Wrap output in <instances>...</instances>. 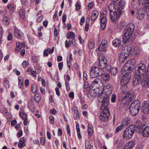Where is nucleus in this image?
Instances as JSON below:
<instances>
[{
  "mask_svg": "<svg viewBox=\"0 0 149 149\" xmlns=\"http://www.w3.org/2000/svg\"><path fill=\"white\" fill-rule=\"evenodd\" d=\"M130 122V119L127 118H125L123 120V123L125 125H129Z\"/></svg>",
  "mask_w": 149,
  "mask_h": 149,
  "instance_id": "c9c22d12",
  "label": "nucleus"
},
{
  "mask_svg": "<svg viewBox=\"0 0 149 149\" xmlns=\"http://www.w3.org/2000/svg\"><path fill=\"white\" fill-rule=\"evenodd\" d=\"M127 84H121V91L123 93H125L127 91Z\"/></svg>",
  "mask_w": 149,
  "mask_h": 149,
  "instance_id": "c756f323",
  "label": "nucleus"
},
{
  "mask_svg": "<svg viewBox=\"0 0 149 149\" xmlns=\"http://www.w3.org/2000/svg\"><path fill=\"white\" fill-rule=\"evenodd\" d=\"M29 65L28 62L26 61H24L22 63V65L23 68L27 67Z\"/></svg>",
  "mask_w": 149,
  "mask_h": 149,
  "instance_id": "de8ad7c7",
  "label": "nucleus"
},
{
  "mask_svg": "<svg viewBox=\"0 0 149 149\" xmlns=\"http://www.w3.org/2000/svg\"><path fill=\"white\" fill-rule=\"evenodd\" d=\"M107 63V61L106 58L102 55L100 56L98 63V65L100 67L99 68L102 70V69L106 67Z\"/></svg>",
  "mask_w": 149,
  "mask_h": 149,
  "instance_id": "f8f14e48",
  "label": "nucleus"
},
{
  "mask_svg": "<svg viewBox=\"0 0 149 149\" xmlns=\"http://www.w3.org/2000/svg\"><path fill=\"white\" fill-rule=\"evenodd\" d=\"M14 34L17 38L20 39L23 36V33L22 31L17 28L15 29Z\"/></svg>",
  "mask_w": 149,
  "mask_h": 149,
  "instance_id": "6ab92c4d",
  "label": "nucleus"
},
{
  "mask_svg": "<svg viewBox=\"0 0 149 149\" xmlns=\"http://www.w3.org/2000/svg\"><path fill=\"white\" fill-rule=\"evenodd\" d=\"M94 43L93 41H90L88 44V47L90 49H92L94 47Z\"/></svg>",
  "mask_w": 149,
  "mask_h": 149,
  "instance_id": "e433bc0d",
  "label": "nucleus"
},
{
  "mask_svg": "<svg viewBox=\"0 0 149 149\" xmlns=\"http://www.w3.org/2000/svg\"><path fill=\"white\" fill-rule=\"evenodd\" d=\"M108 47L107 41L106 40H103L100 44L97 49L101 52H105L108 49Z\"/></svg>",
  "mask_w": 149,
  "mask_h": 149,
  "instance_id": "9b49d317",
  "label": "nucleus"
},
{
  "mask_svg": "<svg viewBox=\"0 0 149 149\" xmlns=\"http://www.w3.org/2000/svg\"><path fill=\"white\" fill-rule=\"evenodd\" d=\"M141 3L140 1L138 0V1H133L132 3V6L133 9L136 10L139 7L140 4Z\"/></svg>",
  "mask_w": 149,
  "mask_h": 149,
  "instance_id": "a878e982",
  "label": "nucleus"
},
{
  "mask_svg": "<svg viewBox=\"0 0 149 149\" xmlns=\"http://www.w3.org/2000/svg\"><path fill=\"white\" fill-rule=\"evenodd\" d=\"M123 127V124H121L117 127L115 130L116 133H117L119 131L121 130Z\"/></svg>",
  "mask_w": 149,
  "mask_h": 149,
  "instance_id": "ea45409f",
  "label": "nucleus"
},
{
  "mask_svg": "<svg viewBox=\"0 0 149 149\" xmlns=\"http://www.w3.org/2000/svg\"><path fill=\"white\" fill-rule=\"evenodd\" d=\"M101 82V80L99 78H96L93 81L92 83L93 84H98L100 83Z\"/></svg>",
  "mask_w": 149,
  "mask_h": 149,
  "instance_id": "c03bdc74",
  "label": "nucleus"
},
{
  "mask_svg": "<svg viewBox=\"0 0 149 149\" xmlns=\"http://www.w3.org/2000/svg\"><path fill=\"white\" fill-rule=\"evenodd\" d=\"M102 103L101 108L103 110L100 113V119L102 121L106 122L108 120L110 115L108 108L107 107L108 104L106 105H105L103 104L102 102Z\"/></svg>",
  "mask_w": 149,
  "mask_h": 149,
  "instance_id": "423d86ee",
  "label": "nucleus"
},
{
  "mask_svg": "<svg viewBox=\"0 0 149 149\" xmlns=\"http://www.w3.org/2000/svg\"><path fill=\"white\" fill-rule=\"evenodd\" d=\"M18 84H23V79L21 77H19L18 78Z\"/></svg>",
  "mask_w": 149,
  "mask_h": 149,
  "instance_id": "bf43d9fd",
  "label": "nucleus"
},
{
  "mask_svg": "<svg viewBox=\"0 0 149 149\" xmlns=\"http://www.w3.org/2000/svg\"><path fill=\"white\" fill-rule=\"evenodd\" d=\"M105 68L106 69L107 71L110 72V70H111L112 67H111V66L110 65H108L107 66H106V67H105Z\"/></svg>",
  "mask_w": 149,
  "mask_h": 149,
  "instance_id": "052dcab7",
  "label": "nucleus"
},
{
  "mask_svg": "<svg viewBox=\"0 0 149 149\" xmlns=\"http://www.w3.org/2000/svg\"><path fill=\"white\" fill-rule=\"evenodd\" d=\"M49 119L50 120V121L51 122V123L52 124H54V117L52 116H50L49 117Z\"/></svg>",
  "mask_w": 149,
  "mask_h": 149,
  "instance_id": "4d7b16f0",
  "label": "nucleus"
},
{
  "mask_svg": "<svg viewBox=\"0 0 149 149\" xmlns=\"http://www.w3.org/2000/svg\"><path fill=\"white\" fill-rule=\"evenodd\" d=\"M94 84H84V89H86V90L88 91V93L87 94V96L88 97H90L91 95L93 97H98L97 95L96 96L94 95H91V94L89 92H90V91L94 92V90L95 89V88L93 85Z\"/></svg>",
  "mask_w": 149,
  "mask_h": 149,
  "instance_id": "ddd939ff",
  "label": "nucleus"
},
{
  "mask_svg": "<svg viewBox=\"0 0 149 149\" xmlns=\"http://www.w3.org/2000/svg\"><path fill=\"white\" fill-rule=\"evenodd\" d=\"M135 130V126L134 125H130L127 127L125 130L123 134L124 139H130L132 137Z\"/></svg>",
  "mask_w": 149,
  "mask_h": 149,
  "instance_id": "0eeeda50",
  "label": "nucleus"
},
{
  "mask_svg": "<svg viewBox=\"0 0 149 149\" xmlns=\"http://www.w3.org/2000/svg\"><path fill=\"white\" fill-rule=\"evenodd\" d=\"M90 76L92 78H95L104 74L103 70L96 66L92 67L90 70Z\"/></svg>",
  "mask_w": 149,
  "mask_h": 149,
  "instance_id": "6e6552de",
  "label": "nucleus"
},
{
  "mask_svg": "<svg viewBox=\"0 0 149 149\" xmlns=\"http://www.w3.org/2000/svg\"><path fill=\"white\" fill-rule=\"evenodd\" d=\"M135 60L131 59L128 61L127 63L125 64L123 67L122 68L121 72L123 75H126L130 77L131 76V73L133 69L134 63Z\"/></svg>",
  "mask_w": 149,
  "mask_h": 149,
  "instance_id": "7ed1b4c3",
  "label": "nucleus"
},
{
  "mask_svg": "<svg viewBox=\"0 0 149 149\" xmlns=\"http://www.w3.org/2000/svg\"><path fill=\"white\" fill-rule=\"evenodd\" d=\"M118 4V7L117 9L118 11L122 12V10L123 9L125 5V3L123 0H121V1H119Z\"/></svg>",
  "mask_w": 149,
  "mask_h": 149,
  "instance_id": "412c9836",
  "label": "nucleus"
},
{
  "mask_svg": "<svg viewBox=\"0 0 149 149\" xmlns=\"http://www.w3.org/2000/svg\"><path fill=\"white\" fill-rule=\"evenodd\" d=\"M117 6L114 3H111L108 6L109 9L110 13L112 12L113 11H116V8Z\"/></svg>",
  "mask_w": 149,
  "mask_h": 149,
  "instance_id": "393cba45",
  "label": "nucleus"
},
{
  "mask_svg": "<svg viewBox=\"0 0 149 149\" xmlns=\"http://www.w3.org/2000/svg\"><path fill=\"white\" fill-rule=\"evenodd\" d=\"M71 45L70 43L67 40H65V46L66 48H68L71 46Z\"/></svg>",
  "mask_w": 149,
  "mask_h": 149,
  "instance_id": "5fc2aeb1",
  "label": "nucleus"
},
{
  "mask_svg": "<svg viewBox=\"0 0 149 149\" xmlns=\"http://www.w3.org/2000/svg\"><path fill=\"white\" fill-rule=\"evenodd\" d=\"M3 34V29L2 27L0 26V43L2 40V36Z\"/></svg>",
  "mask_w": 149,
  "mask_h": 149,
  "instance_id": "37998d69",
  "label": "nucleus"
},
{
  "mask_svg": "<svg viewBox=\"0 0 149 149\" xmlns=\"http://www.w3.org/2000/svg\"><path fill=\"white\" fill-rule=\"evenodd\" d=\"M94 3L93 2H91L88 4V6L89 10L91 9L94 6Z\"/></svg>",
  "mask_w": 149,
  "mask_h": 149,
  "instance_id": "a18cd8bd",
  "label": "nucleus"
},
{
  "mask_svg": "<svg viewBox=\"0 0 149 149\" xmlns=\"http://www.w3.org/2000/svg\"><path fill=\"white\" fill-rule=\"evenodd\" d=\"M70 76L68 74L66 77V79H65V84H69L68 82L70 80Z\"/></svg>",
  "mask_w": 149,
  "mask_h": 149,
  "instance_id": "6e6d98bb",
  "label": "nucleus"
},
{
  "mask_svg": "<svg viewBox=\"0 0 149 149\" xmlns=\"http://www.w3.org/2000/svg\"><path fill=\"white\" fill-rule=\"evenodd\" d=\"M87 75L86 73L84 72L83 73V80L84 81V83H87L89 84L90 82L87 80Z\"/></svg>",
  "mask_w": 149,
  "mask_h": 149,
  "instance_id": "4c0bfd02",
  "label": "nucleus"
},
{
  "mask_svg": "<svg viewBox=\"0 0 149 149\" xmlns=\"http://www.w3.org/2000/svg\"><path fill=\"white\" fill-rule=\"evenodd\" d=\"M99 15V12L97 11H94L92 13L91 15V20L94 21L96 20L97 17Z\"/></svg>",
  "mask_w": 149,
  "mask_h": 149,
  "instance_id": "c85d7f7f",
  "label": "nucleus"
},
{
  "mask_svg": "<svg viewBox=\"0 0 149 149\" xmlns=\"http://www.w3.org/2000/svg\"><path fill=\"white\" fill-rule=\"evenodd\" d=\"M141 111L144 113L147 114L149 112V102L146 101L142 104Z\"/></svg>",
  "mask_w": 149,
  "mask_h": 149,
  "instance_id": "2eb2a0df",
  "label": "nucleus"
},
{
  "mask_svg": "<svg viewBox=\"0 0 149 149\" xmlns=\"http://www.w3.org/2000/svg\"><path fill=\"white\" fill-rule=\"evenodd\" d=\"M32 91L34 93H36L37 91V86L36 84H33L31 86Z\"/></svg>",
  "mask_w": 149,
  "mask_h": 149,
  "instance_id": "58836bf2",
  "label": "nucleus"
},
{
  "mask_svg": "<svg viewBox=\"0 0 149 149\" xmlns=\"http://www.w3.org/2000/svg\"><path fill=\"white\" fill-rule=\"evenodd\" d=\"M19 115L24 120V125H26L28 123V118L27 115L23 111L19 112Z\"/></svg>",
  "mask_w": 149,
  "mask_h": 149,
  "instance_id": "f3484780",
  "label": "nucleus"
},
{
  "mask_svg": "<svg viewBox=\"0 0 149 149\" xmlns=\"http://www.w3.org/2000/svg\"><path fill=\"white\" fill-rule=\"evenodd\" d=\"M142 135L145 137L149 136V127H145L143 131Z\"/></svg>",
  "mask_w": 149,
  "mask_h": 149,
  "instance_id": "5701e85b",
  "label": "nucleus"
},
{
  "mask_svg": "<svg viewBox=\"0 0 149 149\" xmlns=\"http://www.w3.org/2000/svg\"><path fill=\"white\" fill-rule=\"evenodd\" d=\"M14 5L13 4L11 3L7 6V8L9 10H12L14 8Z\"/></svg>",
  "mask_w": 149,
  "mask_h": 149,
  "instance_id": "49530a36",
  "label": "nucleus"
},
{
  "mask_svg": "<svg viewBox=\"0 0 149 149\" xmlns=\"http://www.w3.org/2000/svg\"><path fill=\"white\" fill-rule=\"evenodd\" d=\"M141 4L143 5H149V0H139Z\"/></svg>",
  "mask_w": 149,
  "mask_h": 149,
  "instance_id": "79ce46f5",
  "label": "nucleus"
},
{
  "mask_svg": "<svg viewBox=\"0 0 149 149\" xmlns=\"http://www.w3.org/2000/svg\"><path fill=\"white\" fill-rule=\"evenodd\" d=\"M120 81V84H127L129 81L131 77H129L126 75H123Z\"/></svg>",
  "mask_w": 149,
  "mask_h": 149,
  "instance_id": "aec40b11",
  "label": "nucleus"
},
{
  "mask_svg": "<svg viewBox=\"0 0 149 149\" xmlns=\"http://www.w3.org/2000/svg\"><path fill=\"white\" fill-rule=\"evenodd\" d=\"M22 134V130H19L17 133V136L18 137H20Z\"/></svg>",
  "mask_w": 149,
  "mask_h": 149,
  "instance_id": "774afa93",
  "label": "nucleus"
},
{
  "mask_svg": "<svg viewBox=\"0 0 149 149\" xmlns=\"http://www.w3.org/2000/svg\"><path fill=\"white\" fill-rule=\"evenodd\" d=\"M19 13L20 17L22 19H24L25 15V10L23 9H21L19 10Z\"/></svg>",
  "mask_w": 149,
  "mask_h": 149,
  "instance_id": "7c9ffc66",
  "label": "nucleus"
},
{
  "mask_svg": "<svg viewBox=\"0 0 149 149\" xmlns=\"http://www.w3.org/2000/svg\"><path fill=\"white\" fill-rule=\"evenodd\" d=\"M2 20L3 23L6 25H8L10 23L9 19L7 17H3Z\"/></svg>",
  "mask_w": 149,
  "mask_h": 149,
  "instance_id": "f704fd0d",
  "label": "nucleus"
},
{
  "mask_svg": "<svg viewBox=\"0 0 149 149\" xmlns=\"http://www.w3.org/2000/svg\"><path fill=\"white\" fill-rule=\"evenodd\" d=\"M106 15L104 14H103V15H102L100 19L101 28L104 29L105 27L107 20L106 18L105 17Z\"/></svg>",
  "mask_w": 149,
  "mask_h": 149,
  "instance_id": "dca6fc26",
  "label": "nucleus"
},
{
  "mask_svg": "<svg viewBox=\"0 0 149 149\" xmlns=\"http://www.w3.org/2000/svg\"><path fill=\"white\" fill-rule=\"evenodd\" d=\"M135 145L134 142L130 141L126 143L124 146V149H131L133 148Z\"/></svg>",
  "mask_w": 149,
  "mask_h": 149,
  "instance_id": "4be33fe9",
  "label": "nucleus"
},
{
  "mask_svg": "<svg viewBox=\"0 0 149 149\" xmlns=\"http://www.w3.org/2000/svg\"><path fill=\"white\" fill-rule=\"evenodd\" d=\"M76 129L77 133V134L78 138L79 139L81 138V136L80 134V129L78 125L77 124L76 125Z\"/></svg>",
  "mask_w": 149,
  "mask_h": 149,
  "instance_id": "72a5a7b5",
  "label": "nucleus"
},
{
  "mask_svg": "<svg viewBox=\"0 0 149 149\" xmlns=\"http://www.w3.org/2000/svg\"><path fill=\"white\" fill-rule=\"evenodd\" d=\"M111 88L110 84H105L103 92L99 93L97 94V97L99 98L102 99V102L103 104L105 105L109 104V95L108 93H110L111 92Z\"/></svg>",
  "mask_w": 149,
  "mask_h": 149,
  "instance_id": "f257e3e1",
  "label": "nucleus"
},
{
  "mask_svg": "<svg viewBox=\"0 0 149 149\" xmlns=\"http://www.w3.org/2000/svg\"><path fill=\"white\" fill-rule=\"evenodd\" d=\"M63 66V63L60 62L58 64V67L59 70H61Z\"/></svg>",
  "mask_w": 149,
  "mask_h": 149,
  "instance_id": "680f3d73",
  "label": "nucleus"
},
{
  "mask_svg": "<svg viewBox=\"0 0 149 149\" xmlns=\"http://www.w3.org/2000/svg\"><path fill=\"white\" fill-rule=\"evenodd\" d=\"M116 95L114 94H113L111 96V101L112 102H115L116 99Z\"/></svg>",
  "mask_w": 149,
  "mask_h": 149,
  "instance_id": "13d9d810",
  "label": "nucleus"
},
{
  "mask_svg": "<svg viewBox=\"0 0 149 149\" xmlns=\"http://www.w3.org/2000/svg\"><path fill=\"white\" fill-rule=\"evenodd\" d=\"M67 38L69 39H70L71 38H74L75 37V34L73 32H71L70 33H68L67 35Z\"/></svg>",
  "mask_w": 149,
  "mask_h": 149,
  "instance_id": "473e14b6",
  "label": "nucleus"
},
{
  "mask_svg": "<svg viewBox=\"0 0 149 149\" xmlns=\"http://www.w3.org/2000/svg\"><path fill=\"white\" fill-rule=\"evenodd\" d=\"M104 84H99V86L97 88L100 91H101V92L102 91H103L104 89Z\"/></svg>",
  "mask_w": 149,
  "mask_h": 149,
  "instance_id": "8fccbe9b",
  "label": "nucleus"
},
{
  "mask_svg": "<svg viewBox=\"0 0 149 149\" xmlns=\"http://www.w3.org/2000/svg\"><path fill=\"white\" fill-rule=\"evenodd\" d=\"M145 9L141 8H139L137 11L136 15L138 19L140 20L143 19L145 17Z\"/></svg>",
  "mask_w": 149,
  "mask_h": 149,
  "instance_id": "4468645a",
  "label": "nucleus"
},
{
  "mask_svg": "<svg viewBox=\"0 0 149 149\" xmlns=\"http://www.w3.org/2000/svg\"><path fill=\"white\" fill-rule=\"evenodd\" d=\"M130 110L131 114L132 115L135 116L137 114L139 111V109H137L136 108H134V106L131 104L129 108Z\"/></svg>",
  "mask_w": 149,
  "mask_h": 149,
  "instance_id": "a211bd4d",
  "label": "nucleus"
},
{
  "mask_svg": "<svg viewBox=\"0 0 149 149\" xmlns=\"http://www.w3.org/2000/svg\"><path fill=\"white\" fill-rule=\"evenodd\" d=\"M134 28V25L132 23H130L127 25L124 29V34L122 36L123 41L124 42H126L130 39Z\"/></svg>",
  "mask_w": 149,
  "mask_h": 149,
  "instance_id": "f03ea898",
  "label": "nucleus"
},
{
  "mask_svg": "<svg viewBox=\"0 0 149 149\" xmlns=\"http://www.w3.org/2000/svg\"><path fill=\"white\" fill-rule=\"evenodd\" d=\"M48 49H46L44 50L43 52V54L44 56H47L49 54L48 53Z\"/></svg>",
  "mask_w": 149,
  "mask_h": 149,
  "instance_id": "0e129e2a",
  "label": "nucleus"
},
{
  "mask_svg": "<svg viewBox=\"0 0 149 149\" xmlns=\"http://www.w3.org/2000/svg\"><path fill=\"white\" fill-rule=\"evenodd\" d=\"M76 9L77 10H80L81 7V5H80L79 2H77L76 3L75 5Z\"/></svg>",
  "mask_w": 149,
  "mask_h": 149,
  "instance_id": "3c124183",
  "label": "nucleus"
},
{
  "mask_svg": "<svg viewBox=\"0 0 149 149\" xmlns=\"http://www.w3.org/2000/svg\"><path fill=\"white\" fill-rule=\"evenodd\" d=\"M135 94L132 91H130L127 92L122 100V103L123 104H127L130 102L134 97Z\"/></svg>",
  "mask_w": 149,
  "mask_h": 149,
  "instance_id": "1a4fd4ad",
  "label": "nucleus"
},
{
  "mask_svg": "<svg viewBox=\"0 0 149 149\" xmlns=\"http://www.w3.org/2000/svg\"><path fill=\"white\" fill-rule=\"evenodd\" d=\"M141 122L139 120H137L135 126H134L135 127H136V128L139 129L141 128Z\"/></svg>",
  "mask_w": 149,
  "mask_h": 149,
  "instance_id": "a19ab883",
  "label": "nucleus"
},
{
  "mask_svg": "<svg viewBox=\"0 0 149 149\" xmlns=\"http://www.w3.org/2000/svg\"><path fill=\"white\" fill-rule=\"evenodd\" d=\"M141 103L139 100H135L131 104L132 105L136 107V108L139 110L140 108Z\"/></svg>",
  "mask_w": 149,
  "mask_h": 149,
  "instance_id": "b1692460",
  "label": "nucleus"
},
{
  "mask_svg": "<svg viewBox=\"0 0 149 149\" xmlns=\"http://www.w3.org/2000/svg\"><path fill=\"white\" fill-rule=\"evenodd\" d=\"M25 139L24 137L21 138L19 140L18 147L19 148H23L25 146Z\"/></svg>",
  "mask_w": 149,
  "mask_h": 149,
  "instance_id": "bb28decb",
  "label": "nucleus"
},
{
  "mask_svg": "<svg viewBox=\"0 0 149 149\" xmlns=\"http://www.w3.org/2000/svg\"><path fill=\"white\" fill-rule=\"evenodd\" d=\"M131 53L132 55H136L137 54V52L133 48L132 49Z\"/></svg>",
  "mask_w": 149,
  "mask_h": 149,
  "instance_id": "69168bd1",
  "label": "nucleus"
},
{
  "mask_svg": "<svg viewBox=\"0 0 149 149\" xmlns=\"http://www.w3.org/2000/svg\"><path fill=\"white\" fill-rule=\"evenodd\" d=\"M41 144L42 145H44L45 143V139L44 137H42L40 140Z\"/></svg>",
  "mask_w": 149,
  "mask_h": 149,
  "instance_id": "338daca9",
  "label": "nucleus"
},
{
  "mask_svg": "<svg viewBox=\"0 0 149 149\" xmlns=\"http://www.w3.org/2000/svg\"><path fill=\"white\" fill-rule=\"evenodd\" d=\"M132 47L129 45H126L123 47L119 57V61L123 63L131 53Z\"/></svg>",
  "mask_w": 149,
  "mask_h": 149,
  "instance_id": "39448f33",
  "label": "nucleus"
},
{
  "mask_svg": "<svg viewBox=\"0 0 149 149\" xmlns=\"http://www.w3.org/2000/svg\"><path fill=\"white\" fill-rule=\"evenodd\" d=\"M29 74H30L31 75H32L34 77H36V71H35L33 69L29 73Z\"/></svg>",
  "mask_w": 149,
  "mask_h": 149,
  "instance_id": "09e8293b",
  "label": "nucleus"
},
{
  "mask_svg": "<svg viewBox=\"0 0 149 149\" xmlns=\"http://www.w3.org/2000/svg\"><path fill=\"white\" fill-rule=\"evenodd\" d=\"M122 13V12L118 11L117 9L116 11L110 13V17L112 22L113 23H117Z\"/></svg>",
  "mask_w": 149,
  "mask_h": 149,
  "instance_id": "9d476101",
  "label": "nucleus"
},
{
  "mask_svg": "<svg viewBox=\"0 0 149 149\" xmlns=\"http://www.w3.org/2000/svg\"><path fill=\"white\" fill-rule=\"evenodd\" d=\"M112 43L113 45L115 47L119 46H122L121 43V41L118 39H115L113 41Z\"/></svg>",
  "mask_w": 149,
  "mask_h": 149,
  "instance_id": "cd10ccee",
  "label": "nucleus"
},
{
  "mask_svg": "<svg viewBox=\"0 0 149 149\" xmlns=\"http://www.w3.org/2000/svg\"><path fill=\"white\" fill-rule=\"evenodd\" d=\"M145 10L147 16H149V6L146 5L145 6Z\"/></svg>",
  "mask_w": 149,
  "mask_h": 149,
  "instance_id": "603ef678",
  "label": "nucleus"
},
{
  "mask_svg": "<svg viewBox=\"0 0 149 149\" xmlns=\"http://www.w3.org/2000/svg\"><path fill=\"white\" fill-rule=\"evenodd\" d=\"M85 22V17H82L80 20V24L81 25H82Z\"/></svg>",
  "mask_w": 149,
  "mask_h": 149,
  "instance_id": "e2e57ef3",
  "label": "nucleus"
},
{
  "mask_svg": "<svg viewBox=\"0 0 149 149\" xmlns=\"http://www.w3.org/2000/svg\"><path fill=\"white\" fill-rule=\"evenodd\" d=\"M146 71V67L145 64L141 63L139 64L138 66V69L136 70L135 74L134 77L132 82L133 84H138L137 82H134V79H138V77H140V79H143Z\"/></svg>",
  "mask_w": 149,
  "mask_h": 149,
  "instance_id": "20e7f679",
  "label": "nucleus"
},
{
  "mask_svg": "<svg viewBox=\"0 0 149 149\" xmlns=\"http://www.w3.org/2000/svg\"><path fill=\"white\" fill-rule=\"evenodd\" d=\"M90 146V144L88 141L86 142L85 146L86 149H91Z\"/></svg>",
  "mask_w": 149,
  "mask_h": 149,
  "instance_id": "864d4df0",
  "label": "nucleus"
},
{
  "mask_svg": "<svg viewBox=\"0 0 149 149\" xmlns=\"http://www.w3.org/2000/svg\"><path fill=\"white\" fill-rule=\"evenodd\" d=\"M110 72L111 73L112 75L115 76L117 73L118 71L117 68L116 67H112Z\"/></svg>",
  "mask_w": 149,
  "mask_h": 149,
  "instance_id": "2f4dec72",
  "label": "nucleus"
}]
</instances>
